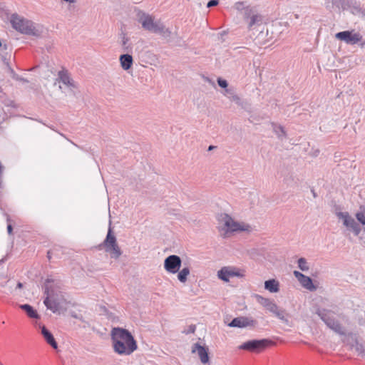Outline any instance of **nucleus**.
<instances>
[{"label":"nucleus","mask_w":365,"mask_h":365,"mask_svg":"<svg viewBox=\"0 0 365 365\" xmlns=\"http://www.w3.org/2000/svg\"><path fill=\"white\" fill-rule=\"evenodd\" d=\"M217 230L222 238L227 239L235 233H251L255 230V227L246 222L237 221L227 213H222L218 217Z\"/></svg>","instance_id":"1"},{"label":"nucleus","mask_w":365,"mask_h":365,"mask_svg":"<svg viewBox=\"0 0 365 365\" xmlns=\"http://www.w3.org/2000/svg\"><path fill=\"white\" fill-rule=\"evenodd\" d=\"M317 314L325 324L335 333L339 335H344L345 331L344 327L340 324L335 318V313L329 309H319Z\"/></svg>","instance_id":"6"},{"label":"nucleus","mask_w":365,"mask_h":365,"mask_svg":"<svg viewBox=\"0 0 365 365\" xmlns=\"http://www.w3.org/2000/svg\"><path fill=\"white\" fill-rule=\"evenodd\" d=\"M182 265L180 257L175 255L167 257L164 260V269L170 274H177Z\"/></svg>","instance_id":"12"},{"label":"nucleus","mask_w":365,"mask_h":365,"mask_svg":"<svg viewBox=\"0 0 365 365\" xmlns=\"http://www.w3.org/2000/svg\"><path fill=\"white\" fill-rule=\"evenodd\" d=\"M113 350L119 355L128 356L138 349L134 337L125 329L114 327L111 330Z\"/></svg>","instance_id":"2"},{"label":"nucleus","mask_w":365,"mask_h":365,"mask_svg":"<svg viewBox=\"0 0 365 365\" xmlns=\"http://www.w3.org/2000/svg\"><path fill=\"white\" fill-rule=\"evenodd\" d=\"M297 265L299 269L302 272H307L310 268L309 264L308 263L307 260L304 257H300L299 259H298Z\"/></svg>","instance_id":"28"},{"label":"nucleus","mask_w":365,"mask_h":365,"mask_svg":"<svg viewBox=\"0 0 365 365\" xmlns=\"http://www.w3.org/2000/svg\"><path fill=\"white\" fill-rule=\"evenodd\" d=\"M20 308L26 312V314L30 317L33 319H38L39 318V316L37 313V312L34 309V308L29 305V304H22L20 305Z\"/></svg>","instance_id":"24"},{"label":"nucleus","mask_w":365,"mask_h":365,"mask_svg":"<svg viewBox=\"0 0 365 365\" xmlns=\"http://www.w3.org/2000/svg\"><path fill=\"white\" fill-rule=\"evenodd\" d=\"M255 297L257 302L267 310L274 314L282 321L287 322V319L285 317V311L280 309L272 299L264 297L259 294H256Z\"/></svg>","instance_id":"8"},{"label":"nucleus","mask_w":365,"mask_h":365,"mask_svg":"<svg viewBox=\"0 0 365 365\" xmlns=\"http://www.w3.org/2000/svg\"><path fill=\"white\" fill-rule=\"evenodd\" d=\"M119 61L120 66L125 71L130 69L133 63V59L131 55L128 53L122 54L120 56Z\"/></svg>","instance_id":"19"},{"label":"nucleus","mask_w":365,"mask_h":365,"mask_svg":"<svg viewBox=\"0 0 365 365\" xmlns=\"http://www.w3.org/2000/svg\"><path fill=\"white\" fill-rule=\"evenodd\" d=\"M137 16L138 22L145 30L154 31L158 21H155L153 16L143 11H139Z\"/></svg>","instance_id":"13"},{"label":"nucleus","mask_w":365,"mask_h":365,"mask_svg":"<svg viewBox=\"0 0 365 365\" xmlns=\"http://www.w3.org/2000/svg\"><path fill=\"white\" fill-rule=\"evenodd\" d=\"M272 127L274 133L277 135L279 138L286 137V131L282 125L272 123Z\"/></svg>","instance_id":"27"},{"label":"nucleus","mask_w":365,"mask_h":365,"mask_svg":"<svg viewBox=\"0 0 365 365\" xmlns=\"http://www.w3.org/2000/svg\"><path fill=\"white\" fill-rule=\"evenodd\" d=\"M120 44L124 52L128 53L132 50L130 38L125 34H123L120 36Z\"/></svg>","instance_id":"26"},{"label":"nucleus","mask_w":365,"mask_h":365,"mask_svg":"<svg viewBox=\"0 0 365 365\" xmlns=\"http://www.w3.org/2000/svg\"><path fill=\"white\" fill-rule=\"evenodd\" d=\"M351 349L354 350L358 355H364L365 351L364 346L357 340H355L354 344L351 345Z\"/></svg>","instance_id":"29"},{"label":"nucleus","mask_w":365,"mask_h":365,"mask_svg":"<svg viewBox=\"0 0 365 365\" xmlns=\"http://www.w3.org/2000/svg\"><path fill=\"white\" fill-rule=\"evenodd\" d=\"M153 33L158 34L164 38H168L171 36V31L170 29L166 28L165 26L160 21H158Z\"/></svg>","instance_id":"20"},{"label":"nucleus","mask_w":365,"mask_h":365,"mask_svg":"<svg viewBox=\"0 0 365 365\" xmlns=\"http://www.w3.org/2000/svg\"><path fill=\"white\" fill-rule=\"evenodd\" d=\"M178 279L182 284L186 283L187 277L190 274V268L188 266H185L182 269H180L177 273Z\"/></svg>","instance_id":"22"},{"label":"nucleus","mask_w":365,"mask_h":365,"mask_svg":"<svg viewBox=\"0 0 365 365\" xmlns=\"http://www.w3.org/2000/svg\"><path fill=\"white\" fill-rule=\"evenodd\" d=\"M256 324L255 320L251 317H239L233 319L228 326L230 327L245 328L247 327H254Z\"/></svg>","instance_id":"16"},{"label":"nucleus","mask_w":365,"mask_h":365,"mask_svg":"<svg viewBox=\"0 0 365 365\" xmlns=\"http://www.w3.org/2000/svg\"><path fill=\"white\" fill-rule=\"evenodd\" d=\"M12 27L17 31L26 35L40 37L43 32V26L24 18L18 14H13L10 17Z\"/></svg>","instance_id":"3"},{"label":"nucleus","mask_w":365,"mask_h":365,"mask_svg":"<svg viewBox=\"0 0 365 365\" xmlns=\"http://www.w3.org/2000/svg\"><path fill=\"white\" fill-rule=\"evenodd\" d=\"M18 287L21 288L22 287V284L21 283H18L17 284Z\"/></svg>","instance_id":"38"},{"label":"nucleus","mask_w":365,"mask_h":365,"mask_svg":"<svg viewBox=\"0 0 365 365\" xmlns=\"http://www.w3.org/2000/svg\"><path fill=\"white\" fill-rule=\"evenodd\" d=\"M7 49V46L6 44H2V42L0 41V56L2 55L3 51H5Z\"/></svg>","instance_id":"33"},{"label":"nucleus","mask_w":365,"mask_h":365,"mask_svg":"<svg viewBox=\"0 0 365 365\" xmlns=\"http://www.w3.org/2000/svg\"><path fill=\"white\" fill-rule=\"evenodd\" d=\"M209 149H210V150H212V146H210Z\"/></svg>","instance_id":"41"},{"label":"nucleus","mask_w":365,"mask_h":365,"mask_svg":"<svg viewBox=\"0 0 365 365\" xmlns=\"http://www.w3.org/2000/svg\"><path fill=\"white\" fill-rule=\"evenodd\" d=\"M190 331L193 333L195 331V326H190Z\"/></svg>","instance_id":"36"},{"label":"nucleus","mask_w":365,"mask_h":365,"mask_svg":"<svg viewBox=\"0 0 365 365\" xmlns=\"http://www.w3.org/2000/svg\"><path fill=\"white\" fill-rule=\"evenodd\" d=\"M274 344V342L268 339H253L242 343L239 349L250 352L260 353L267 347Z\"/></svg>","instance_id":"7"},{"label":"nucleus","mask_w":365,"mask_h":365,"mask_svg":"<svg viewBox=\"0 0 365 365\" xmlns=\"http://www.w3.org/2000/svg\"><path fill=\"white\" fill-rule=\"evenodd\" d=\"M219 1L218 0H210L208 3H207V6L208 8L210 7H212V6H217L218 4Z\"/></svg>","instance_id":"32"},{"label":"nucleus","mask_w":365,"mask_h":365,"mask_svg":"<svg viewBox=\"0 0 365 365\" xmlns=\"http://www.w3.org/2000/svg\"><path fill=\"white\" fill-rule=\"evenodd\" d=\"M356 218L362 225H365V207H361L356 215Z\"/></svg>","instance_id":"30"},{"label":"nucleus","mask_w":365,"mask_h":365,"mask_svg":"<svg viewBox=\"0 0 365 365\" xmlns=\"http://www.w3.org/2000/svg\"><path fill=\"white\" fill-rule=\"evenodd\" d=\"M224 96H227L231 101L235 102L237 105L242 104L240 97L235 93L233 89L227 88L224 92Z\"/></svg>","instance_id":"23"},{"label":"nucleus","mask_w":365,"mask_h":365,"mask_svg":"<svg viewBox=\"0 0 365 365\" xmlns=\"http://www.w3.org/2000/svg\"><path fill=\"white\" fill-rule=\"evenodd\" d=\"M264 288L271 293H276L279 291V283L276 279H269L265 281Z\"/></svg>","instance_id":"21"},{"label":"nucleus","mask_w":365,"mask_h":365,"mask_svg":"<svg viewBox=\"0 0 365 365\" xmlns=\"http://www.w3.org/2000/svg\"><path fill=\"white\" fill-rule=\"evenodd\" d=\"M217 83H218L219 86L224 88H227V85H228L226 80L222 79L220 78H219L217 79Z\"/></svg>","instance_id":"31"},{"label":"nucleus","mask_w":365,"mask_h":365,"mask_svg":"<svg viewBox=\"0 0 365 365\" xmlns=\"http://www.w3.org/2000/svg\"><path fill=\"white\" fill-rule=\"evenodd\" d=\"M59 88H60L61 90H62V89H63V87H62V86H61V85H59Z\"/></svg>","instance_id":"40"},{"label":"nucleus","mask_w":365,"mask_h":365,"mask_svg":"<svg viewBox=\"0 0 365 365\" xmlns=\"http://www.w3.org/2000/svg\"><path fill=\"white\" fill-rule=\"evenodd\" d=\"M335 37L348 44H356L362 40V36L354 31H344L336 34Z\"/></svg>","instance_id":"14"},{"label":"nucleus","mask_w":365,"mask_h":365,"mask_svg":"<svg viewBox=\"0 0 365 365\" xmlns=\"http://www.w3.org/2000/svg\"><path fill=\"white\" fill-rule=\"evenodd\" d=\"M293 274L302 287L311 292L317 290V286L313 284L312 279L309 277L297 270L293 272Z\"/></svg>","instance_id":"15"},{"label":"nucleus","mask_w":365,"mask_h":365,"mask_svg":"<svg viewBox=\"0 0 365 365\" xmlns=\"http://www.w3.org/2000/svg\"><path fill=\"white\" fill-rule=\"evenodd\" d=\"M262 21V17L259 14H252L247 18V25L250 29H252L255 25L260 24Z\"/></svg>","instance_id":"25"},{"label":"nucleus","mask_w":365,"mask_h":365,"mask_svg":"<svg viewBox=\"0 0 365 365\" xmlns=\"http://www.w3.org/2000/svg\"><path fill=\"white\" fill-rule=\"evenodd\" d=\"M192 353H197L202 364H207L209 362L207 348L201 346L199 343H195L192 346Z\"/></svg>","instance_id":"17"},{"label":"nucleus","mask_w":365,"mask_h":365,"mask_svg":"<svg viewBox=\"0 0 365 365\" xmlns=\"http://www.w3.org/2000/svg\"><path fill=\"white\" fill-rule=\"evenodd\" d=\"M104 248L105 251L109 254L110 258L118 259L122 255L123 251L118 244L116 237L113 233L110 227L103 242L98 245V249Z\"/></svg>","instance_id":"5"},{"label":"nucleus","mask_w":365,"mask_h":365,"mask_svg":"<svg viewBox=\"0 0 365 365\" xmlns=\"http://www.w3.org/2000/svg\"><path fill=\"white\" fill-rule=\"evenodd\" d=\"M217 277L223 282H228L232 277H243L245 276V271L232 266H225L217 271Z\"/></svg>","instance_id":"9"},{"label":"nucleus","mask_w":365,"mask_h":365,"mask_svg":"<svg viewBox=\"0 0 365 365\" xmlns=\"http://www.w3.org/2000/svg\"><path fill=\"white\" fill-rule=\"evenodd\" d=\"M56 82L61 83L65 88H67L71 93H74L78 89V83L71 77L68 72L66 70H61L58 73Z\"/></svg>","instance_id":"11"},{"label":"nucleus","mask_w":365,"mask_h":365,"mask_svg":"<svg viewBox=\"0 0 365 365\" xmlns=\"http://www.w3.org/2000/svg\"><path fill=\"white\" fill-rule=\"evenodd\" d=\"M52 254V252L51 251H48V258H51V255Z\"/></svg>","instance_id":"37"},{"label":"nucleus","mask_w":365,"mask_h":365,"mask_svg":"<svg viewBox=\"0 0 365 365\" xmlns=\"http://www.w3.org/2000/svg\"><path fill=\"white\" fill-rule=\"evenodd\" d=\"M12 230H13L12 225L11 224H9L7 226V231L9 235H11L12 233Z\"/></svg>","instance_id":"34"},{"label":"nucleus","mask_w":365,"mask_h":365,"mask_svg":"<svg viewBox=\"0 0 365 365\" xmlns=\"http://www.w3.org/2000/svg\"><path fill=\"white\" fill-rule=\"evenodd\" d=\"M41 333L46 341V342L50 345L53 349H58V343L56 342L52 333L48 331L44 326L41 327Z\"/></svg>","instance_id":"18"},{"label":"nucleus","mask_w":365,"mask_h":365,"mask_svg":"<svg viewBox=\"0 0 365 365\" xmlns=\"http://www.w3.org/2000/svg\"><path fill=\"white\" fill-rule=\"evenodd\" d=\"M73 317L78 318V317L76 314H72Z\"/></svg>","instance_id":"39"},{"label":"nucleus","mask_w":365,"mask_h":365,"mask_svg":"<svg viewBox=\"0 0 365 365\" xmlns=\"http://www.w3.org/2000/svg\"><path fill=\"white\" fill-rule=\"evenodd\" d=\"M45 294L46 297L43 300V304L48 309L58 314L66 309L67 302L61 291L50 289L46 285Z\"/></svg>","instance_id":"4"},{"label":"nucleus","mask_w":365,"mask_h":365,"mask_svg":"<svg viewBox=\"0 0 365 365\" xmlns=\"http://www.w3.org/2000/svg\"><path fill=\"white\" fill-rule=\"evenodd\" d=\"M63 1H65L69 4H73L76 2V0H62Z\"/></svg>","instance_id":"35"},{"label":"nucleus","mask_w":365,"mask_h":365,"mask_svg":"<svg viewBox=\"0 0 365 365\" xmlns=\"http://www.w3.org/2000/svg\"><path fill=\"white\" fill-rule=\"evenodd\" d=\"M336 216L342 221L343 225L347 230L351 231L354 235L358 236L361 231V227L356 220L347 212H338Z\"/></svg>","instance_id":"10"}]
</instances>
